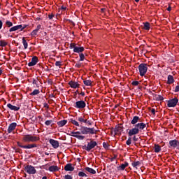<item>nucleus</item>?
I'll use <instances>...</instances> for the list:
<instances>
[{"label":"nucleus","mask_w":179,"mask_h":179,"mask_svg":"<svg viewBox=\"0 0 179 179\" xmlns=\"http://www.w3.org/2000/svg\"><path fill=\"white\" fill-rule=\"evenodd\" d=\"M131 85H133V86H138V85H139V82L138 81H133L131 83Z\"/></svg>","instance_id":"obj_43"},{"label":"nucleus","mask_w":179,"mask_h":179,"mask_svg":"<svg viewBox=\"0 0 179 179\" xmlns=\"http://www.w3.org/2000/svg\"><path fill=\"white\" fill-rule=\"evenodd\" d=\"M103 146L104 148V149H106V150H108L109 148H110V145H108V143L103 142Z\"/></svg>","instance_id":"obj_36"},{"label":"nucleus","mask_w":179,"mask_h":179,"mask_svg":"<svg viewBox=\"0 0 179 179\" xmlns=\"http://www.w3.org/2000/svg\"><path fill=\"white\" fill-rule=\"evenodd\" d=\"M151 113H152V114H153L155 115V114L156 113V110H155V108H152L151 109Z\"/></svg>","instance_id":"obj_48"},{"label":"nucleus","mask_w":179,"mask_h":179,"mask_svg":"<svg viewBox=\"0 0 179 179\" xmlns=\"http://www.w3.org/2000/svg\"><path fill=\"white\" fill-rule=\"evenodd\" d=\"M69 85L72 89H78L80 86L78 82H75L72 80L69 83Z\"/></svg>","instance_id":"obj_17"},{"label":"nucleus","mask_w":179,"mask_h":179,"mask_svg":"<svg viewBox=\"0 0 179 179\" xmlns=\"http://www.w3.org/2000/svg\"><path fill=\"white\" fill-rule=\"evenodd\" d=\"M38 141H40V136L33 134L24 135L22 137V142H24V143L38 142Z\"/></svg>","instance_id":"obj_3"},{"label":"nucleus","mask_w":179,"mask_h":179,"mask_svg":"<svg viewBox=\"0 0 179 179\" xmlns=\"http://www.w3.org/2000/svg\"><path fill=\"white\" fill-rule=\"evenodd\" d=\"M75 108H85L86 107V102L85 101H78L74 105Z\"/></svg>","instance_id":"obj_12"},{"label":"nucleus","mask_w":179,"mask_h":179,"mask_svg":"<svg viewBox=\"0 0 179 179\" xmlns=\"http://www.w3.org/2000/svg\"><path fill=\"white\" fill-rule=\"evenodd\" d=\"M80 94L81 96H85V92H81Z\"/></svg>","instance_id":"obj_55"},{"label":"nucleus","mask_w":179,"mask_h":179,"mask_svg":"<svg viewBox=\"0 0 179 179\" xmlns=\"http://www.w3.org/2000/svg\"><path fill=\"white\" fill-rule=\"evenodd\" d=\"M96 146H97V142L93 140H91L90 143H87V145H85L84 149L87 150V152H90V150H92V149H94Z\"/></svg>","instance_id":"obj_6"},{"label":"nucleus","mask_w":179,"mask_h":179,"mask_svg":"<svg viewBox=\"0 0 179 179\" xmlns=\"http://www.w3.org/2000/svg\"><path fill=\"white\" fill-rule=\"evenodd\" d=\"M77 120L80 124H87V119H85V116L78 117Z\"/></svg>","instance_id":"obj_20"},{"label":"nucleus","mask_w":179,"mask_h":179,"mask_svg":"<svg viewBox=\"0 0 179 179\" xmlns=\"http://www.w3.org/2000/svg\"><path fill=\"white\" fill-rule=\"evenodd\" d=\"M146 128V124L143 122H140L136 124L134 127L131 129H129L128 135L129 136H135V135H138L141 131H143V129Z\"/></svg>","instance_id":"obj_2"},{"label":"nucleus","mask_w":179,"mask_h":179,"mask_svg":"<svg viewBox=\"0 0 179 179\" xmlns=\"http://www.w3.org/2000/svg\"><path fill=\"white\" fill-rule=\"evenodd\" d=\"M131 166H133V167L136 169V167H139L141 166V162L139 161L134 162L131 163Z\"/></svg>","instance_id":"obj_31"},{"label":"nucleus","mask_w":179,"mask_h":179,"mask_svg":"<svg viewBox=\"0 0 179 179\" xmlns=\"http://www.w3.org/2000/svg\"><path fill=\"white\" fill-rule=\"evenodd\" d=\"M129 164L128 162H124V164H122L119 167V170H125L126 167H128Z\"/></svg>","instance_id":"obj_27"},{"label":"nucleus","mask_w":179,"mask_h":179,"mask_svg":"<svg viewBox=\"0 0 179 179\" xmlns=\"http://www.w3.org/2000/svg\"><path fill=\"white\" fill-rule=\"evenodd\" d=\"M17 145L19 146V148H22V149H33V148H37V145L35 143L23 145H22V143L17 142Z\"/></svg>","instance_id":"obj_9"},{"label":"nucleus","mask_w":179,"mask_h":179,"mask_svg":"<svg viewBox=\"0 0 179 179\" xmlns=\"http://www.w3.org/2000/svg\"><path fill=\"white\" fill-rule=\"evenodd\" d=\"M65 179H73L72 176L71 175H66L64 176Z\"/></svg>","instance_id":"obj_44"},{"label":"nucleus","mask_w":179,"mask_h":179,"mask_svg":"<svg viewBox=\"0 0 179 179\" xmlns=\"http://www.w3.org/2000/svg\"><path fill=\"white\" fill-rule=\"evenodd\" d=\"M26 27H27V25H24V26L22 24L16 25L10 28L9 31L10 33H12V31H17V30H20V31H23V30H24Z\"/></svg>","instance_id":"obj_7"},{"label":"nucleus","mask_w":179,"mask_h":179,"mask_svg":"<svg viewBox=\"0 0 179 179\" xmlns=\"http://www.w3.org/2000/svg\"><path fill=\"white\" fill-rule=\"evenodd\" d=\"M71 124H73V125H76V127H79V122L75 120H71Z\"/></svg>","instance_id":"obj_35"},{"label":"nucleus","mask_w":179,"mask_h":179,"mask_svg":"<svg viewBox=\"0 0 179 179\" xmlns=\"http://www.w3.org/2000/svg\"><path fill=\"white\" fill-rule=\"evenodd\" d=\"M33 85H36V87H38V79H34L32 82Z\"/></svg>","instance_id":"obj_37"},{"label":"nucleus","mask_w":179,"mask_h":179,"mask_svg":"<svg viewBox=\"0 0 179 179\" xmlns=\"http://www.w3.org/2000/svg\"><path fill=\"white\" fill-rule=\"evenodd\" d=\"M22 44L24 45V50H27V47L29 45H28L27 41H26V38L24 37L22 38Z\"/></svg>","instance_id":"obj_32"},{"label":"nucleus","mask_w":179,"mask_h":179,"mask_svg":"<svg viewBox=\"0 0 179 179\" xmlns=\"http://www.w3.org/2000/svg\"><path fill=\"white\" fill-rule=\"evenodd\" d=\"M81 64H76V68H80Z\"/></svg>","instance_id":"obj_50"},{"label":"nucleus","mask_w":179,"mask_h":179,"mask_svg":"<svg viewBox=\"0 0 179 179\" xmlns=\"http://www.w3.org/2000/svg\"><path fill=\"white\" fill-rule=\"evenodd\" d=\"M140 118L138 116H134L132 119V120L131 121V124L132 125H135V124H137L138 122L139 121Z\"/></svg>","instance_id":"obj_23"},{"label":"nucleus","mask_w":179,"mask_h":179,"mask_svg":"<svg viewBox=\"0 0 179 179\" xmlns=\"http://www.w3.org/2000/svg\"><path fill=\"white\" fill-rule=\"evenodd\" d=\"M62 9L63 10H65V9H66V7H64V6H62Z\"/></svg>","instance_id":"obj_54"},{"label":"nucleus","mask_w":179,"mask_h":179,"mask_svg":"<svg viewBox=\"0 0 179 179\" xmlns=\"http://www.w3.org/2000/svg\"><path fill=\"white\" fill-rule=\"evenodd\" d=\"M0 47H1V41H0Z\"/></svg>","instance_id":"obj_59"},{"label":"nucleus","mask_w":179,"mask_h":179,"mask_svg":"<svg viewBox=\"0 0 179 179\" xmlns=\"http://www.w3.org/2000/svg\"><path fill=\"white\" fill-rule=\"evenodd\" d=\"M40 29H41V25H37L36 29L31 33V36H37V33H38V30H40Z\"/></svg>","instance_id":"obj_21"},{"label":"nucleus","mask_w":179,"mask_h":179,"mask_svg":"<svg viewBox=\"0 0 179 179\" xmlns=\"http://www.w3.org/2000/svg\"><path fill=\"white\" fill-rule=\"evenodd\" d=\"M154 150L155 153H159L162 150V147L160 145L155 144L154 147Z\"/></svg>","instance_id":"obj_26"},{"label":"nucleus","mask_w":179,"mask_h":179,"mask_svg":"<svg viewBox=\"0 0 179 179\" xmlns=\"http://www.w3.org/2000/svg\"><path fill=\"white\" fill-rule=\"evenodd\" d=\"M80 61H85V55L83 53H80Z\"/></svg>","instance_id":"obj_40"},{"label":"nucleus","mask_w":179,"mask_h":179,"mask_svg":"<svg viewBox=\"0 0 179 179\" xmlns=\"http://www.w3.org/2000/svg\"><path fill=\"white\" fill-rule=\"evenodd\" d=\"M68 122L67 120H61L57 122V125L60 127H64V125H66V123Z\"/></svg>","instance_id":"obj_25"},{"label":"nucleus","mask_w":179,"mask_h":179,"mask_svg":"<svg viewBox=\"0 0 179 179\" xmlns=\"http://www.w3.org/2000/svg\"><path fill=\"white\" fill-rule=\"evenodd\" d=\"M138 71L141 76H145L148 72V64L142 63L138 66Z\"/></svg>","instance_id":"obj_5"},{"label":"nucleus","mask_w":179,"mask_h":179,"mask_svg":"<svg viewBox=\"0 0 179 179\" xmlns=\"http://www.w3.org/2000/svg\"><path fill=\"white\" fill-rule=\"evenodd\" d=\"M169 146L173 149H179V142L177 140H171L169 141Z\"/></svg>","instance_id":"obj_13"},{"label":"nucleus","mask_w":179,"mask_h":179,"mask_svg":"<svg viewBox=\"0 0 179 179\" xmlns=\"http://www.w3.org/2000/svg\"><path fill=\"white\" fill-rule=\"evenodd\" d=\"M175 93H178V92H179V85H177L175 87V90H174Z\"/></svg>","instance_id":"obj_46"},{"label":"nucleus","mask_w":179,"mask_h":179,"mask_svg":"<svg viewBox=\"0 0 179 179\" xmlns=\"http://www.w3.org/2000/svg\"><path fill=\"white\" fill-rule=\"evenodd\" d=\"M178 36H179V33H178Z\"/></svg>","instance_id":"obj_60"},{"label":"nucleus","mask_w":179,"mask_h":179,"mask_svg":"<svg viewBox=\"0 0 179 179\" xmlns=\"http://www.w3.org/2000/svg\"><path fill=\"white\" fill-rule=\"evenodd\" d=\"M167 10L169 11V12H170L171 10V6H169L168 8H167Z\"/></svg>","instance_id":"obj_51"},{"label":"nucleus","mask_w":179,"mask_h":179,"mask_svg":"<svg viewBox=\"0 0 179 179\" xmlns=\"http://www.w3.org/2000/svg\"><path fill=\"white\" fill-rule=\"evenodd\" d=\"M44 107H45V108H48V103H44Z\"/></svg>","instance_id":"obj_52"},{"label":"nucleus","mask_w":179,"mask_h":179,"mask_svg":"<svg viewBox=\"0 0 179 179\" xmlns=\"http://www.w3.org/2000/svg\"><path fill=\"white\" fill-rule=\"evenodd\" d=\"M16 127H17V124L16 122L10 124L7 129L8 134H12V132L15 134V129H16Z\"/></svg>","instance_id":"obj_10"},{"label":"nucleus","mask_w":179,"mask_h":179,"mask_svg":"<svg viewBox=\"0 0 179 179\" xmlns=\"http://www.w3.org/2000/svg\"><path fill=\"white\" fill-rule=\"evenodd\" d=\"M55 65H56V66H61V65H62L61 62H59V61L56 62Z\"/></svg>","instance_id":"obj_45"},{"label":"nucleus","mask_w":179,"mask_h":179,"mask_svg":"<svg viewBox=\"0 0 179 179\" xmlns=\"http://www.w3.org/2000/svg\"><path fill=\"white\" fill-rule=\"evenodd\" d=\"M2 75V69H0V76Z\"/></svg>","instance_id":"obj_56"},{"label":"nucleus","mask_w":179,"mask_h":179,"mask_svg":"<svg viewBox=\"0 0 179 179\" xmlns=\"http://www.w3.org/2000/svg\"><path fill=\"white\" fill-rule=\"evenodd\" d=\"M85 171L90 173V174H96V171L92 168L86 167Z\"/></svg>","instance_id":"obj_29"},{"label":"nucleus","mask_w":179,"mask_h":179,"mask_svg":"<svg viewBox=\"0 0 179 179\" xmlns=\"http://www.w3.org/2000/svg\"><path fill=\"white\" fill-rule=\"evenodd\" d=\"M7 107L8 108H10V110H13V111H19V110H20V107L15 106L10 103H8Z\"/></svg>","instance_id":"obj_19"},{"label":"nucleus","mask_w":179,"mask_h":179,"mask_svg":"<svg viewBox=\"0 0 179 179\" xmlns=\"http://www.w3.org/2000/svg\"><path fill=\"white\" fill-rule=\"evenodd\" d=\"M42 179H47L45 176L43 177Z\"/></svg>","instance_id":"obj_57"},{"label":"nucleus","mask_w":179,"mask_h":179,"mask_svg":"<svg viewBox=\"0 0 179 179\" xmlns=\"http://www.w3.org/2000/svg\"><path fill=\"white\" fill-rule=\"evenodd\" d=\"M135 1V2H138L139 1V0H134Z\"/></svg>","instance_id":"obj_58"},{"label":"nucleus","mask_w":179,"mask_h":179,"mask_svg":"<svg viewBox=\"0 0 179 179\" xmlns=\"http://www.w3.org/2000/svg\"><path fill=\"white\" fill-rule=\"evenodd\" d=\"M49 142L50 145H52V148H54V149H58V148H59V142L58 141L50 139Z\"/></svg>","instance_id":"obj_15"},{"label":"nucleus","mask_w":179,"mask_h":179,"mask_svg":"<svg viewBox=\"0 0 179 179\" xmlns=\"http://www.w3.org/2000/svg\"><path fill=\"white\" fill-rule=\"evenodd\" d=\"M71 136L73 138H77L80 141H83L85 139V136L82 135H94L97 134V130L94 129V127L90 128L85 126H81L80 129V131H71Z\"/></svg>","instance_id":"obj_1"},{"label":"nucleus","mask_w":179,"mask_h":179,"mask_svg":"<svg viewBox=\"0 0 179 179\" xmlns=\"http://www.w3.org/2000/svg\"><path fill=\"white\" fill-rule=\"evenodd\" d=\"M133 141H134V142H136V136H134L133 137Z\"/></svg>","instance_id":"obj_53"},{"label":"nucleus","mask_w":179,"mask_h":179,"mask_svg":"<svg viewBox=\"0 0 179 179\" xmlns=\"http://www.w3.org/2000/svg\"><path fill=\"white\" fill-rule=\"evenodd\" d=\"M178 103V99L173 98L167 101V106L168 107H176V106H177Z\"/></svg>","instance_id":"obj_11"},{"label":"nucleus","mask_w":179,"mask_h":179,"mask_svg":"<svg viewBox=\"0 0 179 179\" xmlns=\"http://www.w3.org/2000/svg\"><path fill=\"white\" fill-rule=\"evenodd\" d=\"M24 170L28 174H36V173H37V170H36V168H34V166L31 165H27L24 167Z\"/></svg>","instance_id":"obj_8"},{"label":"nucleus","mask_w":179,"mask_h":179,"mask_svg":"<svg viewBox=\"0 0 179 179\" xmlns=\"http://www.w3.org/2000/svg\"><path fill=\"white\" fill-rule=\"evenodd\" d=\"M83 83L85 86H92L93 85V82L90 80H85L83 81Z\"/></svg>","instance_id":"obj_30"},{"label":"nucleus","mask_w":179,"mask_h":179,"mask_svg":"<svg viewBox=\"0 0 179 179\" xmlns=\"http://www.w3.org/2000/svg\"><path fill=\"white\" fill-rule=\"evenodd\" d=\"M131 143H132V140L131 139V138H129L128 140L126 141V144L129 146Z\"/></svg>","instance_id":"obj_41"},{"label":"nucleus","mask_w":179,"mask_h":179,"mask_svg":"<svg viewBox=\"0 0 179 179\" xmlns=\"http://www.w3.org/2000/svg\"><path fill=\"white\" fill-rule=\"evenodd\" d=\"M59 171V168L57 166H51L49 167V171H52V172H55V171Z\"/></svg>","instance_id":"obj_24"},{"label":"nucleus","mask_w":179,"mask_h":179,"mask_svg":"<svg viewBox=\"0 0 179 179\" xmlns=\"http://www.w3.org/2000/svg\"><path fill=\"white\" fill-rule=\"evenodd\" d=\"M168 85H172V83H174V78L171 75L168 76V80H167Z\"/></svg>","instance_id":"obj_22"},{"label":"nucleus","mask_w":179,"mask_h":179,"mask_svg":"<svg viewBox=\"0 0 179 179\" xmlns=\"http://www.w3.org/2000/svg\"><path fill=\"white\" fill-rule=\"evenodd\" d=\"M2 26H3V22H2V20H0V30L2 29Z\"/></svg>","instance_id":"obj_49"},{"label":"nucleus","mask_w":179,"mask_h":179,"mask_svg":"<svg viewBox=\"0 0 179 179\" xmlns=\"http://www.w3.org/2000/svg\"><path fill=\"white\" fill-rule=\"evenodd\" d=\"M64 170L66 171H73V170H75V168L72 166V164H67L64 166Z\"/></svg>","instance_id":"obj_18"},{"label":"nucleus","mask_w":179,"mask_h":179,"mask_svg":"<svg viewBox=\"0 0 179 179\" xmlns=\"http://www.w3.org/2000/svg\"><path fill=\"white\" fill-rule=\"evenodd\" d=\"M40 94V90H34L31 94L30 96H37V94Z\"/></svg>","instance_id":"obj_33"},{"label":"nucleus","mask_w":179,"mask_h":179,"mask_svg":"<svg viewBox=\"0 0 179 179\" xmlns=\"http://www.w3.org/2000/svg\"><path fill=\"white\" fill-rule=\"evenodd\" d=\"M38 62V57L34 56L31 59V62L28 64L29 66H34Z\"/></svg>","instance_id":"obj_16"},{"label":"nucleus","mask_w":179,"mask_h":179,"mask_svg":"<svg viewBox=\"0 0 179 179\" xmlns=\"http://www.w3.org/2000/svg\"><path fill=\"white\" fill-rule=\"evenodd\" d=\"M78 176L79 177H87V175H86V173H85L83 171H80L78 173Z\"/></svg>","instance_id":"obj_38"},{"label":"nucleus","mask_w":179,"mask_h":179,"mask_svg":"<svg viewBox=\"0 0 179 179\" xmlns=\"http://www.w3.org/2000/svg\"><path fill=\"white\" fill-rule=\"evenodd\" d=\"M143 29L144 30H150V23L149 22H144L143 23Z\"/></svg>","instance_id":"obj_28"},{"label":"nucleus","mask_w":179,"mask_h":179,"mask_svg":"<svg viewBox=\"0 0 179 179\" xmlns=\"http://www.w3.org/2000/svg\"><path fill=\"white\" fill-rule=\"evenodd\" d=\"M6 27H12L13 26V23L9 20L6 21Z\"/></svg>","instance_id":"obj_34"},{"label":"nucleus","mask_w":179,"mask_h":179,"mask_svg":"<svg viewBox=\"0 0 179 179\" xmlns=\"http://www.w3.org/2000/svg\"><path fill=\"white\" fill-rule=\"evenodd\" d=\"M69 48L73 50V52H76L77 54H81L85 51V48L83 46H78L76 43H71Z\"/></svg>","instance_id":"obj_4"},{"label":"nucleus","mask_w":179,"mask_h":179,"mask_svg":"<svg viewBox=\"0 0 179 179\" xmlns=\"http://www.w3.org/2000/svg\"><path fill=\"white\" fill-rule=\"evenodd\" d=\"M54 16H55V15H54V14H49L48 18L51 20V19H52L54 17Z\"/></svg>","instance_id":"obj_47"},{"label":"nucleus","mask_w":179,"mask_h":179,"mask_svg":"<svg viewBox=\"0 0 179 179\" xmlns=\"http://www.w3.org/2000/svg\"><path fill=\"white\" fill-rule=\"evenodd\" d=\"M122 131H124V129L122 128V124L116 125V127L115 128V135H121Z\"/></svg>","instance_id":"obj_14"},{"label":"nucleus","mask_w":179,"mask_h":179,"mask_svg":"<svg viewBox=\"0 0 179 179\" xmlns=\"http://www.w3.org/2000/svg\"><path fill=\"white\" fill-rule=\"evenodd\" d=\"M8 45V43L5 41H1V47H6Z\"/></svg>","instance_id":"obj_39"},{"label":"nucleus","mask_w":179,"mask_h":179,"mask_svg":"<svg viewBox=\"0 0 179 179\" xmlns=\"http://www.w3.org/2000/svg\"><path fill=\"white\" fill-rule=\"evenodd\" d=\"M45 125L48 126V125H51V124H52V120H47L45 122Z\"/></svg>","instance_id":"obj_42"}]
</instances>
